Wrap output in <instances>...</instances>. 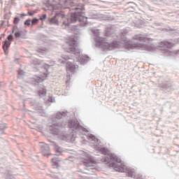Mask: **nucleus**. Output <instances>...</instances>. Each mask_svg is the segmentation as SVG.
Instances as JSON below:
<instances>
[{"mask_svg": "<svg viewBox=\"0 0 179 179\" xmlns=\"http://www.w3.org/2000/svg\"><path fill=\"white\" fill-rule=\"evenodd\" d=\"M68 117V111L57 112L55 115L56 120H53L52 124L49 126V130L55 138H59L66 142H74L76 139V134H83L87 132V129L80 126L78 120H70L68 122V128L70 129L69 134L64 131V128L66 127V123L61 120H65Z\"/></svg>", "mask_w": 179, "mask_h": 179, "instance_id": "2", "label": "nucleus"}, {"mask_svg": "<svg viewBox=\"0 0 179 179\" xmlns=\"http://www.w3.org/2000/svg\"><path fill=\"white\" fill-rule=\"evenodd\" d=\"M25 179H29V178H26Z\"/></svg>", "mask_w": 179, "mask_h": 179, "instance_id": "35", "label": "nucleus"}, {"mask_svg": "<svg viewBox=\"0 0 179 179\" xmlns=\"http://www.w3.org/2000/svg\"><path fill=\"white\" fill-rule=\"evenodd\" d=\"M49 23L50 24H56L57 26H58V24H59V21L58 20V18H57V15L49 18Z\"/></svg>", "mask_w": 179, "mask_h": 179, "instance_id": "15", "label": "nucleus"}, {"mask_svg": "<svg viewBox=\"0 0 179 179\" xmlns=\"http://www.w3.org/2000/svg\"><path fill=\"white\" fill-rule=\"evenodd\" d=\"M55 99L52 96H50L48 99V101H50V103H54Z\"/></svg>", "mask_w": 179, "mask_h": 179, "instance_id": "27", "label": "nucleus"}, {"mask_svg": "<svg viewBox=\"0 0 179 179\" xmlns=\"http://www.w3.org/2000/svg\"><path fill=\"white\" fill-rule=\"evenodd\" d=\"M11 1H13V0H11Z\"/></svg>", "mask_w": 179, "mask_h": 179, "instance_id": "36", "label": "nucleus"}, {"mask_svg": "<svg viewBox=\"0 0 179 179\" xmlns=\"http://www.w3.org/2000/svg\"><path fill=\"white\" fill-rule=\"evenodd\" d=\"M48 50L45 48H41L38 49V52H41V54H45L47 52Z\"/></svg>", "mask_w": 179, "mask_h": 179, "instance_id": "20", "label": "nucleus"}, {"mask_svg": "<svg viewBox=\"0 0 179 179\" xmlns=\"http://www.w3.org/2000/svg\"><path fill=\"white\" fill-rule=\"evenodd\" d=\"M30 23H31V20H27L24 22V25H25V26H30Z\"/></svg>", "mask_w": 179, "mask_h": 179, "instance_id": "24", "label": "nucleus"}, {"mask_svg": "<svg viewBox=\"0 0 179 179\" xmlns=\"http://www.w3.org/2000/svg\"><path fill=\"white\" fill-rule=\"evenodd\" d=\"M6 124L5 123H1L0 124V131H4V129H6Z\"/></svg>", "mask_w": 179, "mask_h": 179, "instance_id": "21", "label": "nucleus"}, {"mask_svg": "<svg viewBox=\"0 0 179 179\" xmlns=\"http://www.w3.org/2000/svg\"><path fill=\"white\" fill-rule=\"evenodd\" d=\"M28 13L30 16H33V15H34V13L31 12H28Z\"/></svg>", "mask_w": 179, "mask_h": 179, "instance_id": "29", "label": "nucleus"}, {"mask_svg": "<svg viewBox=\"0 0 179 179\" xmlns=\"http://www.w3.org/2000/svg\"><path fill=\"white\" fill-rule=\"evenodd\" d=\"M48 73H44L43 76H34L32 78L34 82H36V83H41V82H44L47 79V76Z\"/></svg>", "mask_w": 179, "mask_h": 179, "instance_id": "10", "label": "nucleus"}, {"mask_svg": "<svg viewBox=\"0 0 179 179\" xmlns=\"http://www.w3.org/2000/svg\"><path fill=\"white\" fill-rule=\"evenodd\" d=\"M18 79L19 80H23V71L22 69L18 71Z\"/></svg>", "mask_w": 179, "mask_h": 179, "instance_id": "19", "label": "nucleus"}, {"mask_svg": "<svg viewBox=\"0 0 179 179\" xmlns=\"http://www.w3.org/2000/svg\"><path fill=\"white\" fill-rule=\"evenodd\" d=\"M92 33L96 36L95 37V45L98 48H101L103 51H111L113 48H118L120 47H126V48H131V50H141V51H150L152 47H149L150 41H153V39H146V36L142 34H136L133 37L134 40H138L140 43H132L131 41H128L125 34L120 32V36L115 34H111L109 30L106 31L105 36L113 38V41L110 43L106 42L107 40L103 37H100V31L99 29L92 30Z\"/></svg>", "mask_w": 179, "mask_h": 179, "instance_id": "1", "label": "nucleus"}, {"mask_svg": "<svg viewBox=\"0 0 179 179\" xmlns=\"http://www.w3.org/2000/svg\"><path fill=\"white\" fill-rule=\"evenodd\" d=\"M66 52H71L76 56V58L80 64H83L89 61V57L82 55V50L79 49V45L76 39L73 37L69 38V41L66 42V48H63Z\"/></svg>", "mask_w": 179, "mask_h": 179, "instance_id": "4", "label": "nucleus"}, {"mask_svg": "<svg viewBox=\"0 0 179 179\" xmlns=\"http://www.w3.org/2000/svg\"><path fill=\"white\" fill-rule=\"evenodd\" d=\"M59 8H61V5L60 4H59Z\"/></svg>", "mask_w": 179, "mask_h": 179, "instance_id": "31", "label": "nucleus"}, {"mask_svg": "<svg viewBox=\"0 0 179 179\" xmlns=\"http://www.w3.org/2000/svg\"><path fill=\"white\" fill-rule=\"evenodd\" d=\"M62 58L64 59V61H68V59H70L71 62H67L66 63V67L67 72H75L76 69H78V65L75 64L73 63V60L72 59V56H70L69 55H64L62 56Z\"/></svg>", "mask_w": 179, "mask_h": 179, "instance_id": "6", "label": "nucleus"}, {"mask_svg": "<svg viewBox=\"0 0 179 179\" xmlns=\"http://www.w3.org/2000/svg\"><path fill=\"white\" fill-rule=\"evenodd\" d=\"M51 143V146H53L59 153H61L62 152V148L57 145L55 142L50 141Z\"/></svg>", "mask_w": 179, "mask_h": 179, "instance_id": "17", "label": "nucleus"}, {"mask_svg": "<svg viewBox=\"0 0 179 179\" xmlns=\"http://www.w3.org/2000/svg\"><path fill=\"white\" fill-rule=\"evenodd\" d=\"M12 33H15V36L17 38H20V37H22V31H19L17 30V27L14 26L13 28V31Z\"/></svg>", "mask_w": 179, "mask_h": 179, "instance_id": "14", "label": "nucleus"}, {"mask_svg": "<svg viewBox=\"0 0 179 179\" xmlns=\"http://www.w3.org/2000/svg\"><path fill=\"white\" fill-rule=\"evenodd\" d=\"M71 10H76L75 13H71V19H67L66 20L63 21L62 27L63 29H66L69 27L70 23H75V22H80V26H85L87 23V17L82 15L83 13V5L76 6L71 8Z\"/></svg>", "mask_w": 179, "mask_h": 179, "instance_id": "5", "label": "nucleus"}, {"mask_svg": "<svg viewBox=\"0 0 179 179\" xmlns=\"http://www.w3.org/2000/svg\"><path fill=\"white\" fill-rule=\"evenodd\" d=\"M38 93L40 97H44V96H45L47 93V91L45 90V88L42 87L39 89V90L38 91Z\"/></svg>", "mask_w": 179, "mask_h": 179, "instance_id": "16", "label": "nucleus"}, {"mask_svg": "<svg viewBox=\"0 0 179 179\" xmlns=\"http://www.w3.org/2000/svg\"><path fill=\"white\" fill-rule=\"evenodd\" d=\"M37 22H38V19L37 18H34L31 21L32 24H36V23H37Z\"/></svg>", "mask_w": 179, "mask_h": 179, "instance_id": "26", "label": "nucleus"}, {"mask_svg": "<svg viewBox=\"0 0 179 179\" xmlns=\"http://www.w3.org/2000/svg\"><path fill=\"white\" fill-rule=\"evenodd\" d=\"M83 163L85 164L87 170H89V167H93L96 164V162L89 157L85 159Z\"/></svg>", "mask_w": 179, "mask_h": 179, "instance_id": "9", "label": "nucleus"}, {"mask_svg": "<svg viewBox=\"0 0 179 179\" xmlns=\"http://www.w3.org/2000/svg\"><path fill=\"white\" fill-rule=\"evenodd\" d=\"M9 47H10V42L8 40L4 41L3 43V50L5 55H8Z\"/></svg>", "mask_w": 179, "mask_h": 179, "instance_id": "12", "label": "nucleus"}, {"mask_svg": "<svg viewBox=\"0 0 179 179\" xmlns=\"http://www.w3.org/2000/svg\"><path fill=\"white\" fill-rule=\"evenodd\" d=\"M41 150L43 156H50V146L48 144L42 143L41 145Z\"/></svg>", "mask_w": 179, "mask_h": 179, "instance_id": "8", "label": "nucleus"}, {"mask_svg": "<svg viewBox=\"0 0 179 179\" xmlns=\"http://www.w3.org/2000/svg\"><path fill=\"white\" fill-rule=\"evenodd\" d=\"M176 43H179V38H176L175 41H164L159 43L158 47H166L167 48H170L171 47H174L176 45Z\"/></svg>", "mask_w": 179, "mask_h": 179, "instance_id": "7", "label": "nucleus"}, {"mask_svg": "<svg viewBox=\"0 0 179 179\" xmlns=\"http://www.w3.org/2000/svg\"><path fill=\"white\" fill-rule=\"evenodd\" d=\"M59 62H60V65H63L64 64H66V62H65L64 60L62 59H59Z\"/></svg>", "mask_w": 179, "mask_h": 179, "instance_id": "28", "label": "nucleus"}, {"mask_svg": "<svg viewBox=\"0 0 179 179\" xmlns=\"http://www.w3.org/2000/svg\"><path fill=\"white\" fill-rule=\"evenodd\" d=\"M33 64H34V65H42V66L45 67V69L46 72H48V69H47L48 65L45 64H43V62L38 60V59H34L33 60Z\"/></svg>", "mask_w": 179, "mask_h": 179, "instance_id": "13", "label": "nucleus"}, {"mask_svg": "<svg viewBox=\"0 0 179 179\" xmlns=\"http://www.w3.org/2000/svg\"><path fill=\"white\" fill-rule=\"evenodd\" d=\"M95 149L104 155V162L109 164L110 169H113L115 171H119V173H125L127 177L135 178L136 171L123 164L121 162V159L117 158L116 155L110 153L108 149L106 148L96 145Z\"/></svg>", "mask_w": 179, "mask_h": 179, "instance_id": "3", "label": "nucleus"}, {"mask_svg": "<svg viewBox=\"0 0 179 179\" xmlns=\"http://www.w3.org/2000/svg\"><path fill=\"white\" fill-rule=\"evenodd\" d=\"M23 16H26V15L23 14Z\"/></svg>", "mask_w": 179, "mask_h": 179, "instance_id": "32", "label": "nucleus"}, {"mask_svg": "<svg viewBox=\"0 0 179 179\" xmlns=\"http://www.w3.org/2000/svg\"><path fill=\"white\" fill-rule=\"evenodd\" d=\"M19 22H20V18H19L18 17H15L14 18V21H13V23L15 24H17L19 23Z\"/></svg>", "mask_w": 179, "mask_h": 179, "instance_id": "23", "label": "nucleus"}, {"mask_svg": "<svg viewBox=\"0 0 179 179\" xmlns=\"http://www.w3.org/2000/svg\"><path fill=\"white\" fill-rule=\"evenodd\" d=\"M43 166H45V164H43Z\"/></svg>", "mask_w": 179, "mask_h": 179, "instance_id": "33", "label": "nucleus"}, {"mask_svg": "<svg viewBox=\"0 0 179 179\" xmlns=\"http://www.w3.org/2000/svg\"><path fill=\"white\" fill-rule=\"evenodd\" d=\"M58 162H59V159L58 157H55L52 159V166H58Z\"/></svg>", "mask_w": 179, "mask_h": 179, "instance_id": "18", "label": "nucleus"}, {"mask_svg": "<svg viewBox=\"0 0 179 179\" xmlns=\"http://www.w3.org/2000/svg\"><path fill=\"white\" fill-rule=\"evenodd\" d=\"M25 6H27V8H29V4H25Z\"/></svg>", "mask_w": 179, "mask_h": 179, "instance_id": "30", "label": "nucleus"}, {"mask_svg": "<svg viewBox=\"0 0 179 179\" xmlns=\"http://www.w3.org/2000/svg\"><path fill=\"white\" fill-rule=\"evenodd\" d=\"M47 19V14H43L41 15L39 20H41L42 22H44Z\"/></svg>", "mask_w": 179, "mask_h": 179, "instance_id": "22", "label": "nucleus"}, {"mask_svg": "<svg viewBox=\"0 0 179 179\" xmlns=\"http://www.w3.org/2000/svg\"><path fill=\"white\" fill-rule=\"evenodd\" d=\"M84 135H85L86 138L91 142V143H96V145H99V143H100V141L96 138V137L93 134L87 135L84 133Z\"/></svg>", "mask_w": 179, "mask_h": 179, "instance_id": "11", "label": "nucleus"}, {"mask_svg": "<svg viewBox=\"0 0 179 179\" xmlns=\"http://www.w3.org/2000/svg\"><path fill=\"white\" fill-rule=\"evenodd\" d=\"M21 16H23V14H21Z\"/></svg>", "mask_w": 179, "mask_h": 179, "instance_id": "34", "label": "nucleus"}, {"mask_svg": "<svg viewBox=\"0 0 179 179\" xmlns=\"http://www.w3.org/2000/svg\"><path fill=\"white\" fill-rule=\"evenodd\" d=\"M12 40H13V35L10 34L8 36V41L10 43Z\"/></svg>", "mask_w": 179, "mask_h": 179, "instance_id": "25", "label": "nucleus"}]
</instances>
